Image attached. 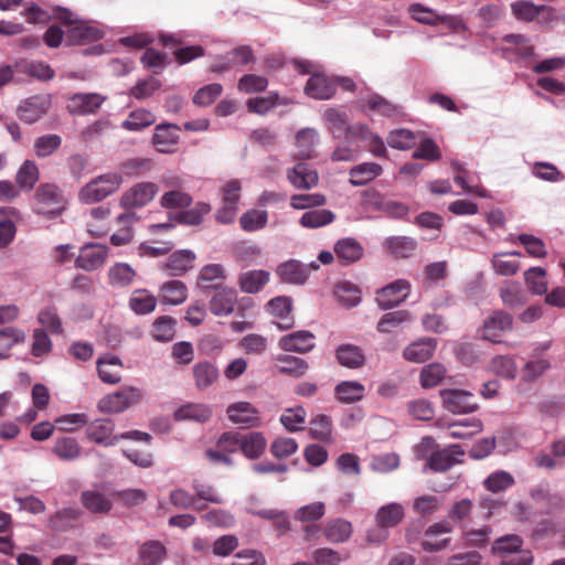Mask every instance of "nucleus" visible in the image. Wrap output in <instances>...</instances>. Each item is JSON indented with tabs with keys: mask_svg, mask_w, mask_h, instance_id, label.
<instances>
[{
	"mask_svg": "<svg viewBox=\"0 0 565 565\" xmlns=\"http://www.w3.org/2000/svg\"><path fill=\"white\" fill-rule=\"evenodd\" d=\"M180 130L179 126L172 124H161L156 127L152 142L157 150L162 153H169L178 143Z\"/></svg>",
	"mask_w": 565,
	"mask_h": 565,
	"instance_id": "7c9ffc66",
	"label": "nucleus"
},
{
	"mask_svg": "<svg viewBox=\"0 0 565 565\" xmlns=\"http://www.w3.org/2000/svg\"><path fill=\"white\" fill-rule=\"evenodd\" d=\"M276 363L279 373L294 377L302 376L309 369L306 360L289 354H279Z\"/></svg>",
	"mask_w": 565,
	"mask_h": 565,
	"instance_id": "ea45409f",
	"label": "nucleus"
},
{
	"mask_svg": "<svg viewBox=\"0 0 565 565\" xmlns=\"http://www.w3.org/2000/svg\"><path fill=\"white\" fill-rule=\"evenodd\" d=\"M323 533L329 542L343 543L352 535V524L347 520L335 519L326 524Z\"/></svg>",
	"mask_w": 565,
	"mask_h": 565,
	"instance_id": "a18cd8bd",
	"label": "nucleus"
},
{
	"mask_svg": "<svg viewBox=\"0 0 565 565\" xmlns=\"http://www.w3.org/2000/svg\"><path fill=\"white\" fill-rule=\"evenodd\" d=\"M335 396L343 403H354L363 398L365 387L358 381H343L335 386Z\"/></svg>",
	"mask_w": 565,
	"mask_h": 565,
	"instance_id": "864d4df0",
	"label": "nucleus"
},
{
	"mask_svg": "<svg viewBox=\"0 0 565 565\" xmlns=\"http://www.w3.org/2000/svg\"><path fill=\"white\" fill-rule=\"evenodd\" d=\"M83 514V510L78 507H64L50 515L47 524L54 531L65 532L74 527Z\"/></svg>",
	"mask_w": 565,
	"mask_h": 565,
	"instance_id": "412c9836",
	"label": "nucleus"
},
{
	"mask_svg": "<svg viewBox=\"0 0 565 565\" xmlns=\"http://www.w3.org/2000/svg\"><path fill=\"white\" fill-rule=\"evenodd\" d=\"M50 106L51 99L47 95H36L22 102L17 114L21 120L33 124L47 113Z\"/></svg>",
	"mask_w": 565,
	"mask_h": 565,
	"instance_id": "4468645a",
	"label": "nucleus"
},
{
	"mask_svg": "<svg viewBox=\"0 0 565 565\" xmlns=\"http://www.w3.org/2000/svg\"><path fill=\"white\" fill-rule=\"evenodd\" d=\"M463 450L459 445H450L444 449L433 451L426 462V468L434 472H445L460 462Z\"/></svg>",
	"mask_w": 565,
	"mask_h": 565,
	"instance_id": "f8f14e48",
	"label": "nucleus"
},
{
	"mask_svg": "<svg viewBox=\"0 0 565 565\" xmlns=\"http://www.w3.org/2000/svg\"><path fill=\"white\" fill-rule=\"evenodd\" d=\"M120 174L127 178H138L152 169V161L147 158H130L120 163Z\"/></svg>",
	"mask_w": 565,
	"mask_h": 565,
	"instance_id": "0e129e2a",
	"label": "nucleus"
},
{
	"mask_svg": "<svg viewBox=\"0 0 565 565\" xmlns=\"http://www.w3.org/2000/svg\"><path fill=\"white\" fill-rule=\"evenodd\" d=\"M268 222V213L265 210L252 209L242 214L241 227L245 232H257L263 230Z\"/></svg>",
	"mask_w": 565,
	"mask_h": 565,
	"instance_id": "13d9d810",
	"label": "nucleus"
},
{
	"mask_svg": "<svg viewBox=\"0 0 565 565\" xmlns=\"http://www.w3.org/2000/svg\"><path fill=\"white\" fill-rule=\"evenodd\" d=\"M513 318L510 313L497 310L484 321L481 330V338L493 343H500L503 334L512 330Z\"/></svg>",
	"mask_w": 565,
	"mask_h": 565,
	"instance_id": "1a4fd4ad",
	"label": "nucleus"
},
{
	"mask_svg": "<svg viewBox=\"0 0 565 565\" xmlns=\"http://www.w3.org/2000/svg\"><path fill=\"white\" fill-rule=\"evenodd\" d=\"M195 255L190 249L174 252L169 259L161 265L171 276H181L193 267Z\"/></svg>",
	"mask_w": 565,
	"mask_h": 565,
	"instance_id": "2f4dec72",
	"label": "nucleus"
},
{
	"mask_svg": "<svg viewBox=\"0 0 565 565\" xmlns=\"http://www.w3.org/2000/svg\"><path fill=\"white\" fill-rule=\"evenodd\" d=\"M524 280L531 292L543 295L547 291L546 270L543 267H531L524 271Z\"/></svg>",
	"mask_w": 565,
	"mask_h": 565,
	"instance_id": "bf43d9fd",
	"label": "nucleus"
},
{
	"mask_svg": "<svg viewBox=\"0 0 565 565\" xmlns=\"http://www.w3.org/2000/svg\"><path fill=\"white\" fill-rule=\"evenodd\" d=\"M323 117L327 121V127L334 138H339L342 135H348L350 125L348 124V117L344 113L335 108L326 109Z\"/></svg>",
	"mask_w": 565,
	"mask_h": 565,
	"instance_id": "5fc2aeb1",
	"label": "nucleus"
},
{
	"mask_svg": "<svg viewBox=\"0 0 565 565\" xmlns=\"http://www.w3.org/2000/svg\"><path fill=\"white\" fill-rule=\"evenodd\" d=\"M551 369L550 360L545 358H534L527 361L522 367L521 376L526 383H532Z\"/></svg>",
	"mask_w": 565,
	"mask_h": 565,
	"instance_id": "e2e57ef3",
	"label": "nucleus"
},
{
	"mask_svg": "<svg viewBox=\"0 0 565 565\" xmlns=\"http://www.w3.org/2000/svg\"><path fill=\"white\" fill-rule=\"evenodd\" d=\"M105 100L98 93H77L70 98L68 110L76 115L94 114Z\"/></svg>",
	"mask_w": 565,
	"mask_h": 565,
	"instance_id": "aec40b11",
	"label": "nucleus"
},
{
	"mask_svg": "<svg viewBox=\"0 0 565 565\" xmlns=\"http://www.w3.org/2000/svg\"><path fill=\"white\" fill-rule=\"evenodd\" d=\"M136 275V270L128 263L124 262L115 263L107 273L109 285L116 289L129 287L134 282Z\"/></svg>",
	"mask_w": 565,
	"mask_h": 565,
	"instance_id": "473e14b6",
	"label": "nucleus"
},
{
	"mask_svg": "<svg viewBox=\"0 0 565 565\" xmlns=\"http://www.w3.org/2000/svg\"><path fill=\"white\" fill-rule=\"evenodd\" d=\"M81 449L78 441L74 437H58L54 441L52 451L61 460L72 461L79 457Z\"/></svg>",
	"mask_w": 565,
	"mask_h": 565,
	"instance_id": "09e8293b",
	"label": "nucleus"
},
{
	"mask_svg": "<svg viewBox=\"0 0 565 565\" xmlns=\"http://www.w3.org/2000/svg\"><path fill=\"white\" fill-rule=\"evenodd\" d=\"M154 121L156 116L152 113L146 109H137L128 115L121 127L128 131H140L154 124Z\"/></svg>",
	"mask_w": 565,
	"mask_h": 565,
	"instance_id": "4d7b16f0",
	"label": "nucleus"
},
{
	"mask_svg": "<svg viewBox=\"0 0 565 565\" xmlns=\"http://www.w3.org/2000/svg\"><path fill=\"white\" fill-rule=\"evenodd\" d=\"M212 407L203 403H186L173 413L177 422L191 420L195 423H205L212 417Z\"/></svg>",
	"mask_w": 565,
	"mask_h": 565,
	"instance_id": "a878e982",
	"label": "nucleus"
},
{
	"mask_svg": "<svg viewBox=\"0 0 565 565\" xmlns=\"http://www.w3.org/2000/svg\"><path fill=\"white\" fill-rule=\"evenodd\" d=\"M337 361L344 367L358 369L365 362L363 350L351 343H344L335 350Z\"/></svg>",
	"mask_w": 565,
	"mask_h": 565,
	"instance_id": "c9c22d12",
	"label": "nucleus"
},
{
	"mask_svg": "<svg viewBox=\"0 0 565 565\" xmlns=\"http://www.w3.org/2000/svg\"><path fill=\"white\" fill-rule=\"evenodd\" d=\"M334 255L344 265L359 262L364 253L361 243L353 237L338 239L334 244Z\"/></svg>",
	"mask_w": 565,
	"mask_h": 565,
	"instance_id": "393cba45",
	"label": "nucleus"
},
{
	"mask_svg": "<svg viewBox=\"0 0 565 565\" xmlns=\"http://www.w3.org/2000/svg\"><path fill=\"white\" fill-rule=\"evenodd\" d=\"M513 483V476L504 470H498L492 472L483 481L486 489L493 493L504 491L505 489L510 488Z\"/></svg>",
	"mask_w": 565,
	"mask_h": 565,
	"instance_id": "774afa93",
	"label": "nucleus"
},
{
	"mask_svg": "<svg viewBox=\"0 0 565 565\" xmlns=\"http://www.w3.org/2000/svg\"><path fill=\"white\" fill-rule=\"evenodd\" d=\"M56 19L67 24L66 41L71 45L98 41L104 36V31L98 24L81 21L65 8L56 9Z\"/></svg>",
	"mask_w": 565,
	"mask_h": 565,
	"instance_id": "f257e3e1",
	"label": "nucleus"
},
{
	"mask_svg": "<svg viewBox=\"0 0 565 565\" xmlns=\"http://www.w3.org/2000/svg\"><path fill=\"white\" fill-rule=\"evenodd\" d=\"M109 249L106 245L88 243L81 247L75 260V266L85 271H93L104 265L108 257Z\"/></svg>",
	"mask_w": 565,
	"mask_h": 565,
	"instance_id": "9b49d317",
	"label": "nucleus"
},
{
	"mask_svg": "<svg viewBox=\"0 0 565 565\" xmlns=\"http://www.w3.org/2000/svg\"><path fill=\"white\" fill-rule=\"evenodd\" d=\"M320 141V135L317 129L307 127L300 129L295 136L296 159L307 160L316 156V147Z\"/></svg>",
	"mask_w": 565,
	"mask_h": 565,
	"instance_id": "6ab92c4d",
	"label": "nucleus"
},
{
	"mask_svg": "<svg viewBox=\"0 0 565 565\" xmlns=\"http://www.w3.org/2000/svg\"><path fill=\"white\" fill-rule=\"evenodd\" d=\"M452 530H454V525L450 523V521L448 519L431 524L425 531V534H424L425 537L422 541V547L428 552H436V551H440V550L445 548L449 544L450 539H443L437 542H431L430 539L434 536L440 535V534L450 533V532H452Z\"/></svg>",
	"mask_w": 565,
	"mask_h": 565,
	"instance_id": "c756f323",
	"label": "nucleus"
},
{
	"mask_svg": "<svg viewBox=\"0 0 565 565\" xmlns=\"http://www.w3.org/2000/svg\"><path fill=\"white\" fill-rule=\"evenodd\" d=\"M315 339L312 332L299 330L281 337L278 345L287 352L308 353L316 347Z\"/></svg>",
	"mask_w": 565,
	"mask_h": 565,
	"instance_id": "f3484780",
	"label": "nucleus"
},
{
	"mask_svg": "<svg viewBox=\"0 0 565 565\" xmlns=\"http://www.w3.org/2000/svg\"><path fill=\"white\" fill-rule=\"evenodd\" d=\"M318 269L319 264L316 262L305 264L291 258L278 264L275 268V274L284 284L302 286L307 282L311 273Z\"/></svg>",
	"mask_w": 565,
	"mask_h": 565,
	"instance_id": "39448f33",
	"label": "nucleus"
},
{
	"mask_svg": "<svg viewBox=\"0 0 565 565\" xmlns=\"http://www.w3.org/2000/svg\"><path fill=\"white\" fill-rule=\"evenodd\" d=\"M167 558V547L161 541L149 540L138 547V559L141 565H161Z\"/></svg>",
	"mask_w": 565,
	"mask_h": 565,
	"instance_id": "c85d7f7f",
	"label": "nucleus"
},
{
	"mask_svg": "<svg viewBox=\"0 0 565 565\" xmlns=\"http://www.w3.org/2000/svg\"><path fill=\"white\" fill-rule=\"evenodd\" d=\"M97 372L99 379L107 384H117L121 380V360L114 354H105L97 359Z\"/></svg>",
	"mask_w": 565,
	"mask_h": 565,
	"instance_id": "5701e85b",
	"label": "nucleus"
},
{
	"mask_svg": "<svg viewBox=\"0 0 565 565\" xmlns=\"http://www.w3.org/2000/svg\"><path fill=\"white\" fill-rule=\"evenodd\" d=\"M305 93L313 99H330L335 94V81L322 73H312L305 86Z\"/></svg>",
	"mask_w": 565,
	"mask_h": 565,
	"instance_id": "a211bd4d",
	"label": "nucleus"
},
{
	"mask_svg": "<svg viewBox=\"0 0 565 565\" xmlns=\"http://www.w3.org/2000/svg\"><path fill=\"white\" fill-rule=\"evenodd\" d=\"M266 446L267 440L260 431L242 435L241 451L250 460L258 459L264 454Z\"/></svg>",
	"mask_w": 565,
	"mask_h": 565,
	"instance_id": "4c0bfd02",
	"label": "nucleus"
},
{
	"mask_svg": "<svg viewBox=\"0 0 565 565\" xmlns=\"http://www.w3.org/2000/svg\"><path fill=\"white\" fill-rule=\"evenodd\" d=\"M334 295L339 302L349 308L356 307L361 302V290L351 281L339 282Z\"/></svg>",
	"mask_w": 565,
	"mask_h": 565,
	"instance_id": "6e6d98bb",
	"label": "nucleus"
},
{
	"mask_svg": "<svg viewBox=\"0 0 565 565\" xmlns=\"http://www.w3.org/2000/svg\"><path fill=\"white\" fill-rule=\"evenodd\" d=\"M405 518V508L398 502H391L380 507L375 514V522L380 530L376 533L369 532L370 542L380 543L387 539V530L397 526Z\"/></svg>",
	"mask_w": 565,
	"mask_h": 565,
	"instance_id": "20e7f679",
	"label": "nucleus"
},
{
	"mask_svg": "<svg viewBox=\"0 0 565 565\" xmlns=\"http://www.w3.org/2000/svg\"><path fill=\"white\" fill-rule=\"evenodd\" d=\"M14 70L40 81H50L54 77V71L42 61L19 60L14 63Z\"/></svg>",
	"mask_w": 565,
	"mask_h": 565,
	"instance_id": "f704fd0d",
	"label": "nucleus"
},
{
	"mask_svg": "<svg viewBox=\"0 0 565 565\" xmlns=\"http://www.w3.org/2000/svg\"><path fill=\"white\" fill-rule=\"evenodd\" d=\"M436 347V339L423 338L407 345L403 352V356L409 362L423 363L433 356Z\"/></svg>",
	"mask_w": 565,
	"mask_h": 565,
	"instance_id": "cd10ccee",
	"label": "nucleus"
},
{
	"mask_svg": "<svg viewBox=\"0 0 565 565\" xmlns=\"http://www.w3.org/2000/svg\"><path fill=\"white\" fill-rule=\"evenodd\" d=\"M66 200L61 189L53 183H42L34 193L33 212L46 218H54L65 210Z\"/></svg>",
	"mask_w": 565,
	"mask_h": 565,
	"instance_id": "7ed1b4c3",
	"label": "nucleus"
},
{
	"mask_svg": "<svg viewBox=\"0 0 565 565\" xmlns=\"http://www.w3.org/2000/svg\"><path fill=\"white\" fill-rule=\"evenodd\" d=\"M142 391L135 386H126L99 399L98 409L103 413H121L130 405L140 402Z\"/></svg>",
	"mask_w": 565,
	"mask_h": 565,
	"instance_id": "423d86ee",
	"label": "nucleus"
},
{
	"mask_svg": "<svg viewBox=\"0 0 565 565\" xmlns=\"http://www.w3.org/2000/svg\"><path fill=\"white\" fill-rule=\"evenodd\" d=\"M531 173L536 179L546 182H559L564 179V174L551 162L536 161L531 167Z\"/></svg>",
	"mask_w": 565,
	"mask_h": 565,
	"instance_id": "69168bd1",
	"label": "nucleus"
},
{
	"mask_svg": "<svg viewBox=\"0 0 565 565\" xmlns=\"http://www.w3.org/2000/svg\"><path fill=\"white\" fill-rule=\"evenodd\" d=\"M444 407L452 414H468L478 409V403L469 391L446 388L440 391Z\"/></svg>",
	"mask_w": 565,
	"mask_h": 565,
	"instance_id": "0eeeda50",
	"label": "nucleus"
},
{
	"mask_svg": "<svg viewBox=\"0 0 565 565\" xmlns=\"http://www.w3.org/2000/svg\"><path fill=\"white\" fill-rule=\"evenodd\" d=\"M81 503L93 514H106L113 509L111 500L97 488L83 491Z\"/></svg>",
	"mask_w": 565,
	"mask_h": 565,
	"instance_id": "bb28decb",
	"label": "nucleus"
},
{
	"mask_svg": "<svg viewBox=\"0 0 565 565\" xmlns=\"http://www.w3.org/2000/svg\"><path fill=\"white\" fill-rule=\"evenodd\" d=\"M372 204L391 217L402 218L408 214V206L402 202L391 200L379 193L373 195Z\"/></svg>",
	"mask_w": 565,
	"mask_h": 565,
	"instance_id": "3c124183",
	"label": "nucleus"
},
{
	"mask_svg": "<svg viewBox=\"0 0 565 565\" xmlns=\"http://www.w3.org/2000/svg\"><path fill=\"white\" fill-rule=\"evenodd\" d=\"M157 298L146 289H136L129 298V308L136 315H148L156 309Z\"/></svg>",
	"mask_w": 565,
	"mask_h": 565,
	"instance_id": "c03bdc74",
	"label": "nucleus"
},
{
	"mask_svg": "<svg viewBox=\"0 0 565 565\" xmlns=\"http://www.w3.org/2000/svg\"><path fill=\"white\" fill-rule=\"evenodd\" d=\"M473 509V502L470 499L463 498L456 501L447 512V519L451 524H458L461 529L466 526L463 524L467 521Z\"/></svg>",
	"mask_w": 565,
	"mask_h": 565,
	"instance_id": "680f3d73",
	"label": "nucleus"
},
{
	"mask_svg": "<svg viewBox=\"0 0 565 565\" xmlns=\"http://www.w3.org/2000/svg\"><path fill=\"white\" fill-rule=\"evenodd\" d=\"M409 290L408 280L397 279L376 291L375 302L382 310L393 309L407 299Z\"/></svg>",
	"mask_w": 565,
	"mask_h": 565,
	"instance_id": "6e6552de",
	"label": "nucleus"
},
{
	"mask_svg": "<svg viewBox=\"0 0 565 565\" xmlns=\"http://www.w3.org/2000/svg\"><path fill=\"white\" fill-rule=\"evenodd\" d=\"M158 186L153 182H139L125 191L120 196V205L125 209H136L147 205L156 196Z\"/></svg>",
	"mask_w": 565,
	"mask_h": 565,
	"instance_id": "9d476101",
	"label": "nucleus"
},
{
	"mask_svg": "<svg viewBox=\"0 0 565 565\" xmlns=\"http://www.w3.org/2000/svg\"><path fill=\"white\" fill-rule=\"evenodd\" d=\"M387 145L398 150L411 149L416 145V135L405 128L392 130L387 136Z\"/></svg>",
	"mask_w": 565,
	"mask_h": 565,
	"instance_id": "338daca9",
	"label": "nucleus"
},
{
	"mask_svg": "<svg viewBox=\"0 0 565 565\" xmlns=\"http://www.w3.org/2000/svg\"><path fill=\"white\" fill-rule=\"evenodd\" d=\"M270 273L265 269H253L239 275L238 284L242 291L247 294H257L268 284Z\"/></svg>",
	"mask_w": 565,
	"mask_h": 565,
	"instance_id": "72a5a7b5",
	"label": "nucleus"
},
{
	"mask_svg": "<svg viewBox=\"0 0 565 565\" xmlns=\"http://www.w3.org/2000/svg\"><path fill=\"white\" fill-rule=\"evenodd\" d=\"M364 108L372 111L374 115L383 117H395L401 114V109L397 105H394L377 94H372L364 99Z\"/></svg>",
	"mask_w": 565,
	"mask_h": 565,
	"instance_id": "49530a36",
	"label": "nucleus"
},
{
	"mask_svg": "<svg viewBox=\"0 0 565 565\" xmlns=\"http://www.w3.org/2000/svg\"><path fill=\"white\" fill-rule=\"evenodd\" d=\"M193 377L195 380V386L203 391L213 385V383L218 379V370L211 362H198L193 366Z\"/></svg>",
	"mask_w": 565,
	"mask_h": 565,
	"instance_id": "79ce46f5",
	"label": "nucleus"
},
{
	"mask_svg": "<svg viewBox=\"0 0 565 565\" xmlns=\"http://www.w3.org/2000/svg\"><path fill=\"white\" fill-rule=\"evenodd\" d=\"M292 309V300L287 296H278L270 299L266 305L269 315L282 320L276 323L279 330H287L294 326V320L289 318Z\"/></svg>",
	"mask_w": 565,
	"mask_h": 565,
	"instance_id": "4be33fe9",
	"label": "nucleus"
},
{
	"mask_svg": "<svg viewBox=\"0 0 565 565\" xmlns=\"http://www.w3.org/2000/svg\"><path fill=\"white\" fill-rule=\"evenodd\" d=\"M114 429L115 425L111 419L99 418L87 425L86 437L96 444L114 446L119 441L118 435L113 436Z\"/></svg>",
	"mask_w": 565,
	"mask_h": 565,
	"instance_id": "dca6fc26",
	"label": "nucleus"
},
{
	"mask_svg": "<svg viewBox=\"0 0 565 565\" xmlns=\"http://www.w3.org/2000/svg\"><path fill=\"white\" fill-rule=\"evenodd\" d=\"M334 220L335 214L330 210H310L301 215L299 224L306 228H319L331 224Z\"/></svg>",
	"mask_w": 565,
	"mask_h": 565,
	"instance_id": "603ef678",
	"label": "nucleus"
},
{
	"mask_svg": "<svg viewBox=\"0 0 565 565\" xmlns=\"http://www.w3.org/2000/svg\"><path fill=\"white\" fill-rule=\"evenodd\" d=\"M237 302V291L223 287L215 291L210 300V310L214 316H228L234 311Z\"/></svg>",
	"mask_w": 565,
	"mask_h": 565,
	"instance_id": "b1692460",
	"label": "nucleus"
},
{
	"mask_svg": "<svg viewBox=\"0 0 565 565\" xmlns=\"http://www.w3.org/2000/svg\"><path fill=\"white\" fill-rule=\"evenodd\" d=\"M309 433L319 441H330L332 437V424L329 416L318 414L310 420Z\"/></svg>",
	"mask_w": 565,
	"mask_h": 565,
	"instance_id": "052dcab7",
	"label": "nucleus"
},
{
	"mask_svg": "<svg viewBox=\"0 0 565 565\" xmlns=\"http://www.w3.org/2000/svg\"><path fill=\"white\" fill-rule=\"evenodd\" d=\"M228 419L242 428L259 427V412L248 402H236L227 406Z\"/></svg>",
	"mask_w": 565,
	"mask_h": 565,
	"instance_id": "ddd939ff",
	"label": "nucleus"
},
{
	"mask_svg": "<svg viewBox=\"0 0 565 565\" xmlns=\"http://www.w3.org/2000/svg\"><path fill=\"white\" fill-rule=\"evenodd\" d=\"M381 164L375 162H363L352 167L349 171L350 183L354 186H362L374 180L382 173Z\"/></svg>",
	"mask_w": 565,
	"mask_h": 565,
	"instance_id": "e433bc0d",
	"label": "nucleus"
},
{
	"mask_svg": "<svg viewBox=\"0 0 565 565\" xmlns=\"http://www.w3.org/2000/svg\"><path fill=\"white\" fill-rule=\"evenodd\" d=\"M287 180L297 190H310L318 184V172L306 162H298L287 170Z\"/></svg>",
	"mask_w": 565,
	"mask_h": 565,
	"instance_id": "2eb2a0df",
	"label": "nucleus"
},
{
	"mask_svg": "<svg viewBox=\"0 0 565 565\" xmlns=\"http://www.w3.org/2000/svg\"><path fill=\"white\" fill-rule=\"evenodd\" d=\"M161 301L166 305L178 306L188 298V288L181 280L163 282L160 288Z\"/></svg>",
	"mask_w": 565,
	"mask_h": 565,
	"instance_id": "58836bf2",
	"label": "nucleus"
},
{
	"mask_svg": "<svg viewBox=\"0 0 565 565\" xmlns=\"http://www.w3.org/2000/svg\"><path fill=\"white\" fill-rule=\"evenodd\" d=\"M412 319V315L407 310L391 311L382 316L376 329L380 333H392Z\"/></svg>",
	"mask_w": 565,
	"mask_h": 565,
	"instance_id": "37998d69",
	"label": "nucleus"
},
{
	"mask_svg": "<svg viewBox=\"0 0 565 565\" xmlns=\"http://www.w3.org/2000/svg\"><path fill=\"white\" fill-rule=\"evenodd\" d=\"M122 184V175L110 171L92 179L78 192L82 203L93 204L100 202L119 190Z\"/></svg>",
	"mask_w": 565,
	"mask_h": 565,
	"instance_id": "f03ea898",
	"label": "nucleus"
},
{
	"mask_svg": "<svg viewBox=\"0 0 565 565\" xmlns=\"http://www.w3.org/2000/svg\"><path fill=\"white\" fill-rule=\"evenodd\" d=\"M40 177V171L35 162L25 160L15 174V181L19 190L31 191Z\"/></svg>",
	"mask_w": 565,
	"mask_h": 565,
	"instance_id": "de8ad7c7",
	"label": "nucleus"
},
{
	"mask_svg": "<svg viewBox=\"0 0 565 565\" xmlns=\"http://www.w3.org/2000/svg\"><path fill=\"white\" fill-rule=\"evenodd\" d=\"M522 539L515 534H508L497 539L492 545V553L505 558L516 553H521Z\"/></svg>",
	"mask_w": 565,
	"mask_h": 565,
	"instance_id": "8fccbe9b",
	"label": "nucleus"
},
{
	"mask_svg": "<svg viewBox=\"0 0 565 565\" xmlns=\"http://www.w3.org/2000/svg\"><path fill=\"white\" fill-rule=\"evenodd\" d=\"M482 422L478 418L457 420L448 424V434L455 439H469L482 430Z\"/></svg>",
	"mask_w": 565,
	"mask_h": 565,
	"instance_id": "a19ab883",
	"label": "nucleus"
}]
</instances>
